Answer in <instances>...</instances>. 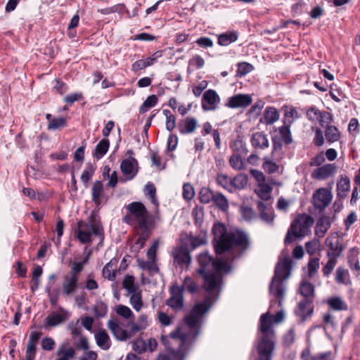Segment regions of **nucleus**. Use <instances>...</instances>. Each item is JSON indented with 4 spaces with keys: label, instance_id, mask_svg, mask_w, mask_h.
Instances as JSON below:
<instances>
[{
    "label": "nucleus",
    "instance_id": "nucleus-10",
    "mask_svg": "<svg viewBox=\"0 0 360 360\" xmlns=\"http://www.w3.org/2000/svg\"><path fill=\"white\" fill-rule=\"evenodd\" d=\"M127 155L129 157L122 160L120 165V169L128 180H131L136 176L139 172V165L137 160L131 157L134 155L132 150H128Z\"/></svg>",
    "mask_w": 360,
    "mask_h": 360
},
{
    "label": "nucleus",
    "instance_id": "nucleus-24",
    "mask_svg": "<svg viewBox=\"0 0 360 360\" xmlns=\"http://www.w3.org/2000/svg\"><path fill=\"white\" fill-rule=\"evenodd\" d=\"M95 340L97 345L103 350H108L111 345V341L107 332L101 329L98 330L95 335Z\"/></svg>",
    "mask_w": 360,
    "mask_h": 360
},
{
    "label": "nucleus",
    "instance_id": "nucleus-18",
    "mask_svg": "<svg viewBox=\"0 0 360 360\" xmlns=\"http://www.w3.org/2000/svg\"><path fill=\"white\" fill-rule=\"evenodd\" d=\"M78 281L76 276L65 274L62 284L63 294L68 297L72 295L78 288Z\"/></svg>",
    "mask_w": 360,
    "mask_h": 360
},
{
    "label": "nucleus",
    "instance_id": "nucleus-52",
    "mask_svg": "<svg viewBox=\"0 0 360 360\" xmlns=\"http://www.w3.org/2000/svg\"><path fill=\"white\" fill-rule=\"evenodd\" d=\"M122 286L126 289L128 293H134L136 291V287L134 285V278L132 276H126L122 282Z\"/></svg>",
    "mask_w": 360,
    "mask_h": 360
},
{
    "label": "nucleus",
    "instance_id": "nucleus-13",
    "mask_svg": "<svg viewBox=\"0 0 360 360\" xmlns=\"http://www.w3.org/2000/svg\"><path fill=\"white\" fill-rule=\"evenodd\" d=\"M70 317V312L63 307L58 311H53L45 319V327H55L67 321Z\"/></svg>",
    "mask_w": 360,
    "mask_h": 360
},
{
    "label": "nucleus",
    "instance_id": "nucleus-37",
    "mask_svg": "<svg viewBox=\"0 0 360 360\" xmlns=\"http://www.w3.org/2000/svg\"><path fill=\"white\" fill-rule=\"evenodd\" d=\"M300 292L305 299H310L314 295V286L309 282L302 281L300 285Z\"/></svg>",
    "mask_w": 360,
    "mask_h": 360
},
{
    "label": "nucleus",
    "instance_id": "nucleus-59",
    "mask_svg": "<svg viewBox=\"0 0 360 360\" xmlns=\"http://www.w3.org/2000/svg\"><path fill=\"white\" fill-rule=\"evenodd\" d=\"M295 340V333L294 328H290L283 336L284 345L289 347L292 345Z\"/></svg>",
    "mask_w": 360,
    "mask_h": 360
},
{
    "label": "nucleus",
    "instance_id": "nucleus-2",
    "mask_svg": "<svg viewBox=\"0 0 360 360\" xmlns=\"http://www.w3.org/2000/svg\"><path fill=\"white\" fill-rule=\"evenodd\" d=\"M210 297L201 302L196 303L191 311L184 317V323L175 331L170 333L171 338L179 342L177 349H171L170 354L174 360H183L186 354L188 346L193 342L200 333L203 322V316L210 307Z\"/></svg>",
    "mask_w": 360,
    "mask_h": 360
},
{
    "label": "nucleus",
    "instance_id": "nucleus-20",
    "mask_svg": "<svg viewBox=\"0 0 360 360\" xmlns=\"http://www.w3.org/2000/svg\"><path fill=\"white\" fill-rule=\"evenodd\" d=\"M107 326L113 335L120 340H125L128 338L127 333L124 330L116 319H111L108 321Z\"/></svg>",
    "mask_w": 360,
    "mask_h": 360
},
{
    "label": "nucleus",
    "instance_id": "nucleus-58",
    "mask_svg": "<svg viewBox=\"0 0 360 360\" xmlns=\"http://www.w3.org/2000/svg\"><path fill=\"white\" fill-rule=\"evenodd\" d=\"M115 311L119 316L126 319H129L133 316V312L130 308L122 304L117 306L115 308Z\"/></svg>",
    "mask_w": 360,
    "mask_h": 360
},
{
    "label": "nucleus",
    "instance_id": "nucleus-22",
    "mask_svg": "<svg viewBox=\"0 0 360 360\" xmlns=\"http://www.w3.org/2000/svg\"><path fill=\"white\" fill-rule=\"evenodd\" d=\"M330 226L331 221L330 217L326 216L321 217L317 221L315 226V235L319 238H323Z\"/></svg>",
    "mask_w": 360,
    "mask_h": 360
},
{
    "label": "nucleus",
    "instance_id": "nucleus-25",
    "mask_svg": "<svg viewBox=\"0 0 360 360\" xmlns=\"http://www.w3.org/2000/svg\"><path fill=\"white\" fill-rule=\"evenodd\" d=\"M312 312L313 307L310 299L304 298L303 300L299 302L296 313L302 319H305L307 316H309Z\"/></svg>",
    "mask_w": 360,
    "mask_h": 360
},
{
    "label": "nucleus",
    "instance_id": "nucleus-38",
    "mask_svg": "<svg viewBox=\"0 0 360 360\" xmlns=\"http://www.w3.org/2000/svg\"><path fill=\"white\" fill-rule=\"evenodd\" d=\"M329 307L336 311L347 310V304L339 297H334L328 300Z\"/></svg>",
    "mask_w": 360,
    "mask_h": 360
},
{
    "label": "nucleus",
    "instance_id": "nucleus-11",
    "mask_svg": "<svg viewBox=\"0 0 360 360\" xmlns=\"http://www.w3.org/2000/svg\"><path fill=\"white\" fill-rule=\"evenodd\" d=\"M171 296L166 300V304L175 311L184 308V299L182 288L180 285H173L170 288Z\"/></svg>",
    "mask_w": 360,
    "mask_h": 360
},
{
    "label": "nucleus",
    "instance_id": "nucleus-34",
    "mask_svg": "<svg viewBox=\"0 0 360 360\" xmlns=\"http://www.w3.org/2000/svg\"><path fill=\"white\" fill-rule=\"evenodd\" d=\"M197 126V120L193 117H188L184 120V126L179 127V131L183 134H191L195 131Z\"/></svg>",
    "mask_w": 360,
    "mask_h": 360
},
{
    "label": "nucleus",
    "instance_id": "nucleus-46",
    "mask_svg": "<svg viewBox=\"0 0 360 360\" xmlns=\"http://www.w3.org/2000/svg\"><path fill=\"white\" fill-rule=\"evenodd\" d=\"M157 103L158 97L155 95L149 96L139 108V112H146L149 108L154 107Z\"/></svg>",
    "mask_w": 360,
    "mask_h": 360
},
{
    "label": "nucleus",
    "instance_id": "nucleus-17",
    "mask_svg": "<svg viewBox=\"0 0 360 360\" xmlns=\"http://www.w3.org/2000/svg\"><path fill=\"white\" fill-rule=\"evenodd\" d=\"M250 141L256 152L265 150L269 147L268 136L264 132L257 131L252 133Z\"/></svg>",
    "mask_w": 360,
    "mask_h": 360
},
{
    "label": "nucleus",
    "instance_id": "nucleus-42",
    "mask_svg": "<svg viewBox=\"0 0 360 360\" xmlns=\"http://www.w3.org/2000/svg\"><path fill=\"white\" fill-rule=\"evenodd\" d=\"M180 288H182L183 292L185 290H186L188 292L193 294L198 290V285L197 283L189 276H186L184 281L183 284Z\"/></svg>",
    "mask_w": 360,
    "mask_h": 360
},
{
    "label": "nucleus",
    "instance_id": "nucleus-32",
    "mask_svg": "<svg viewBox=\"0 0 360 360\" xmlns=\"http://www.w3.org/2000/svg\"><path fill=\"white\" fill-rule=\"evenodd\" d=\"M103 192V185L101 181H96L91 188L92 200L98 206L101 202V196Z\"/></svg>",
    "mask_w": 360,
    "mask_h": 360
},
{
    "label": "nucleus",
    "instance_id": "nucleus-35",
    "mask_svg": "<svg viewBox=\"0 0 360 360\" xmlns=\"http://www.w3.org/2000/svg\"><path fill=\"white\" fill-rule=\"evenodd\" d=\"M248 176L245 174H238L231 179V192L236 189H243L247 185Z\"/></svg>",
    "mask_w": 360,
    "mask_h": 360
},
{
    "label": "nucleus",
    "instance_id": "nucleus-45",
    "mask_svg": "<svg viewBox=\"0 0 360 360\" xmlns=\"http://www.w3.org/2000/svg\"><path fill=\"white\" fill-rule=\"evenodd\" d=\"M94 315L96 318L104 317L108 313V305L103 302H96L94 307Z\"/></svg>",
    "mask_w": 360,
    "mask_h": 360
},
{
    "label": "nucleus",
    "instance_id": "nucleus-57",
    "mask_svg": "<svg viewBox=\"0 0 360 360\" xmlns=\"http://www.w3.org/2000/svg\"><path fill=\"white\" fill-rule=\"evenodd\" d=\"M131 294L130 304L136 311H139L143 306L141 295L140 293H136V292Z\"/></svg>",
    "mask_w": 360,
    "mask_h": 360
},
{
    "label": "nucleus",
    "instance_id": "nucleus-53",
    "mask_svg": "<svg viewBox=\"0 0 360 360\" xmlns=\"http://www.w3.org/2000/svg\"><path fill=\"white\" fill-rule=\"evenodd\" d=\"M320 241L318 239H313L305 244L307 252L309 255H315L320 248Z\"/></svg>",
    "mask_w": 360,
    "mask_h": 360
},
{
    "label": "nucleus",
    "instance_id": "nucleus-31",
    "mask_svg": "<svg viewBox=\"0 0 360 360\" xmlns=\"http://www.w3.org/2000/svg\"><path fill=\"white\" fill-rule=\"evenodd\" d=\"M109 147L110 141L108 139H103L101 140L96 146L93 155L98 160L102 158L108 152Z\"/></svg>",
    "mask_w": 360,
    "mask_h": 360
},
{
    "label": "nucleus",
    "instance_id": "nucleus-43",
    "mask_svg": "<svg viewBox=\"0 0 360 360\" xmlns=\"http://www.w3.org/2000/svg\"><path fill=\"white\" fill-rule=\"evenodd\" d=\"M326 264L322 268V272L324 276L328 277L334 270L337 264V257L330 256Z\"/></svg>",
    "mask_w": 360,
    "mask_h": 360
},
{
    "label": "nucleus",
    "instance_id": "nucleus-23",
    "mask_svg": "<svg viewBox=\"0 0 360 360\" xmlns=\"http://www.w3.org/2000/svg\"><path fill=\"white\" fill-rule=\"evenodd\" d=\"M58 356L56 360H70L75 356V349L69 344H61L56 352Z\"/></svg>",
    "mask_w": 360,
    "mask_h": 360
},
{
    "label": "nucleus",
    "instance_id": "nucleus-41",
    "mask_svg": "<svg viewBox=\"0 0 360 360\" xmlns=\"http://www.w3.org/2000/svg\"><path fill=\"white\" fill-rule=\"evenodd\" d=\"M67 126V120L63 117H54L51 120L47 126L49 130H57L64 128Z\"/></svg>",
    "mask_w": 360,
    "mask_h": 360
},
{
    "label": "nucleus",
    "instance_id": "nucleus-27",
    "mask_svg": "<svg viewBox=\"0 0 360 360\" xmlns=\"http://www.w3.org/2000/svg\"><path fill=\"white\" fill-rule=\"evenodd\" d=\"M350 189V181L347 176H341L337 184L338 197L340 199L345 198Z\"/></svg>",
    "mask_w": 360,
    "mask_h": 360
},
{
    "label": "nucleus",
    "instance_id": "nucleus-19",
    "mask_svg": "<svg viewBox=\"0 0 360 360\" xmlns=\"http://www.w3.org/2000/svg\"><path fill=\"white\" fill-rule=\"evenodd\" d=\"M252 103V98L248 94H237L229 98L226 105L231 108H245Z\"/></svg>",
    "mask_w": 360,
    "mask_h": 360
},
{
    "label": "nucleus",
    "instance_id": "nucleus-12",
    "mask_svg": "<svg viewBox=\"0 0 360 360\" xmlns=\"http://www.w3.org/2000/svg\"><path fill=\"white\" fill-rule=\"evenodd\" d=\"M333 195L326 188H318L313 194L312 203L316 210H323L331 202Z\"/></svg>",
    "mask_w": 360,
    "mask_h": 360
},
{
    "label": "nucleus",
    "instance_id": "nucleus-21",
    "mask_svg": "<svg viewBox=\"0 0 360 360\" xmlns=\"http://www.w3.org/2000/svg\"><path fill=\"white\" fill-rule=\"evenodd\" d=\"M336 170V167L333 164H327L314 169L311 174L313 179L323 180L333 175Z\"/></svg>",
    "mask_w": 360,
    "mask_h": 360
},
{
    "label": "nucleus",
    "instance_id": "nucleus-29",
    "mask_svg": "<svg viewBox=\"0 0 360 360\" xmlns=\"http://www.w3.org/2000/svg\"><path fill=\"white\" fill-rule=\"evenodd\" d=\"M296 108L294 107H285L284 108V117H283V124L291 126V124L300 117Z\"/></svg>",
    "mask_w": 360,
    "mask_h": 360
},
{
    "label": "nucleus",
    "instance_id": "nucleus-48",
    "mask_svg": "<svg viewBox=\"0 0 360 360\" xmlns=\"http://www.w3.org/2000/svg\"><path fill=\"white\" fill-rule=\"evenodd\" d=\"M290 127V126L283 124L279 128V134L283 141L288 145L292 142Z\"/></svg>",
    "mask_w": 360,
    "mask_h": 360
},
{
    "label": "nucleus",
    "instance_id": "nucleus-47",
    "mask_svg": "<svg viewBox=\"0 0 360 360\" xmlns=\"http://www.w3.org/2000/svg\"><path fill=\"white\" fill-rule=\"evenodd\" d=\"M214 195V194L210 188L203 187L200 189L199 198L202 203L207 204L213 200Z\"/></svg>",
    "mask_w": 360,
    "mask_h": 360
},
{
    "label": "nucleus",
    "instance_id": "nucleus-14",
    "mask_svg": "<svg viewBox=\"0 0 360 360\" xmlns=\"http://www.w3.org/2000/svg\"><path fill=\"white\" fill-rule=\"evenodd\" d=\"M173 261L175 264L179 266L188 265L191 257L188 248L184 245H179L172 250Z\"/></svg>",
    "mask_w": 360,
    "mask_h": 360
},
{
    "label": "nucleus",
    "instance_id": "nucleus-7",
    "mask_svg": "<svg viewBox=\"0 0 360 360\" xmlns=\"http://www.w3.org/2000/svg\"><path fill=\"white\" fill-rule=\"evenodd\" d=\"M314 224V218L307 214H299L292 221L286 236L285 243L290 244L295 240H301L311 234V229Z\"/></svg>",
    "mask_w": 360,
    "mask_h": 360
},
{
    "label": "nucleus",
    "instance_id": "nucleus-8",
    "mask_svg": "<svg viewBox=\"0 0 360 360\" xmlns=\"http://www.w3.org/2000/svg\"><path fill=\"white\" fill-rule=\"evenodd\" d=\"M342 237L343 234L342 233L333 232L326 238V245L329 248L331 251V252H327L328 257L333 256L339 257L342 255L345 248V246L341 242Z\"/></svg>",
    "mask_w": 360,
    "mask_h": 360
},
{
    "label": "nucleus",
    "instance_id": "nucleus-60",
    "mask_svg": "<svg viewBox=\"0 0 360 360\" xmlns=\"http://www.w3.org/2000/svg\"><path fill=\"white\" fill-rule=\"evenodd\" d=\"M195 195L194 188L190 184H185L183 186V197L187 200H191Z\"/></svg>",
    "mask_w": 360,
    "mask_h": 360
},
{
    "label": "nucleus",
    "instance_id": "nucleus-39",
    "mask_svg": "<svg viewBox=\"0 0 360 360\" xmlns=\"http://www.w3.org/2000/svg\"><path fill=\"white\" fill-rule=\"evenodd\" d=\"M215 205L222 211H226L229 208V202L226 198L220 193L214 194L213 200Z\"/></svg>",
    "mask_w": 360,
    "mask_h": 360
},
{
    "label": "nucleus",
    "instance_id": "nucleus-49",
    "mask_svg": "<svg viewBox=\"0 0 360 360\" xmlns=\"http://www.w3.org/2000/svg\"><path fill=\"white\" fill-rule=\"evenodd\" d=\"M114 265L115 262L110 260L103 269V276L109 281H113L116 277V274L113 269Z\"/></svg>",
    "mask_w": 360,
    "mask_h": 360
},
{
    "label": "nucleus",
    "instance_id": "nucleus-55",
    "mask_svg": "<svg viewBox=\"0 0 360 360\" xmlns=\"http://www.w3.org/2000/svg\"><path fill=\"white\" fill-rule=\"evenodd\" d=\"M155 193L156 188L155 186L151 183L147 184L145 186V194L150 197L151 202L157 206L158 205V201L155 196Z\"/></svg>",
    "mask_w": 360,
    "mask_h": 360
},
{
    "label": "nucleus",
    "instance_id": "nucleus-6",
    "mask_svg": "<svg viewBox=\"0 0 360 360\" xmlns=\"http://www.w3.org/2000/svg\"><path fill=\"white\" fill-rule=\"evenodd\" d=\"M75 236L83 244L91 243L92 236H98L103 240V228L97 217L94 214H91L88 217L87 221L80 220L77 222Z\"/></svg>",
    "mask_w": 360,
    "mask_h": 360
},
{
    "label": "nucleus",
    "instance_id": "nucleus-9",
    "mask_svg": "<svg viewBox=\"0 0 360 360\" xmlns=\"http://www.w3.org/2000/svg\"><path fill=\"white\" fill-rule=\"evenodd\" d=\"M308 119L314 122H318L322 127H326L333 121V116L328 111H321L316 107H311L307 111Z\"/></svg>",
    "mask_w": 360,
    "mask_h": 360
},
{
    "label": "nucleus",
    "instance_id": "nucleus-3",
    "mask_svg": "<svg viewBox=\"0 0 360 360\" xmlns=\"http://www.w3.org/2000/svg\"><path fill=\"white\" fill-rule=\"evenodd\" d=\"M274 316L269 311L262 314L259 319V330L262 333L258 337L257 351L259 354L258 360H271V354L274 349L275 332L273 324H278L284 321L285 314L283 307Z\"/></svg>",
    "mask_w": 360,
    "mask_h": 360
},
{
    "label": "nucleus",
    "instance_id": "nucleus-28",
    "mask_svg": "<svg viewBox=\"0 0 360 360\" xmlns=\"http://www.w3.org/2000/svg\"><path fill=\"white\" fill-rule=\"evenodd\" d=\"M238 38V33L236 31L226 32L218 35V44L226 46L235 42Z\"/></svg>",
    "mask_w": 360,
    "mask_h": 360
},
{
    "label": "nucleus",
    "instance_id": "nucleus-4",
    "mask_svg": "<svg viewBox=\"0 0 360 360\" xmlns=\"http://www.w3.org/2000/svg\"><path fill=\"white\" fill-rule=\"evenodd\" d=\"M291 264L292 260L289 257L280 259L276 266L274 275L269 285V294L278 300V307H281L285 296L286 285L284 281L290 276ZM274 304H276V302L271 300L270 309Z\"/></svg>",
    "mask_w": 360,
    "mask_h": 360
},
{
    "label": "nucleus",
    "instance_id": "nucleus-36",
    "mask_svg": "<svg viewBox=\"0 0 360 360\" xmlns=\"http://www.w3.org/2000/svg\"><path fill=\"white\" fill-rule=\"evenodd\" d=\"M271 186L263 182L259 184L255 192L262 200H268L271 198Z\"/></svg>",
    "mask_w": 360,
    "mask_h": 360
},
{
    "label": "nucleus",
    "instance_id": "nucleus-16",
    "mask_svg": "<svg viewBox=\"0 0 360 360\" xmlns=\"http://www.w3.org/2000/svg\"><path fill=\"white\" fill-rule=\"evenodd\" d=\"M219 101V96L214 90H207L202 96V108L205 111L214 110Z\"/></svg>",
    "mask_w": 360,
    "mask_h": 360
},
{
    "label": "nucleus",
    "instance_id": "nucleus-15",
    "mask_svg": "<svg viewBox=\"0 0 360 360\" xmlns=\"http://www.w3.org/2000/svg\"><path fill=\"white\" fill-rule=\"evenodd\" d=\"M259 217L267 224H272L275 218L274 211L269 202H257Z\"/></svg>",
    "mask_w": 360,
    "mask_h": 360
},
{
    "label": "nucleus",
    "instance_id": "nucleus-62",
    "mask_svg": "<svg viewBox=\"0 0 360 360\" xmlns=\"http://www.w3.org/2000/svg\"><path fill=\"white\" fill-rule=\"evenodd\" d=\"M240 212L243 218L246 221H250L255 218L256 215L254 210L249 207H242Z\"/></svg>",
    "mask_w": 360,
    "mask_h": 360
},
{
    "label": "nucleus",
    "instance_id": "nucleus-5",
    "mask_svg": "<svg viewBox=\"0 0 360 360\" xmlns=\"http://www.w3.org/2000/svg\"><path fill=\"white\" fill-rule=\"evenodd\" d=\"M122 221L139 229H149L153 221L146 206L141 202H132L125 206Z\"/></svg>",
    "mask_w": 360,
    "mask_h": 360
},
{
    "label": "nucleus",
    "instance_id": "nucleus-51",
    "mask_svg": "<svg viewBox=\"0 0 360 360\" xmlns=\"http://www.w3.org/2000/svg\"><path fill=\"white\" fill-rule=\"evenodd\" d=\"M95 169L91 165H87L86 169L82 172L81 175V180L84 184L86 188L88 187V183L94 175Z\"/></svg>",
    "mask_w": 360,
    "mask_h": 360
},
{
    "label": "nucleus",
    "instance_id": "nucleus-63",
    "mask_svg": "<svg viewBox=\"0 0 360 360\" xmlns=\"http://www.w3.org/2000/svg\"><path fill=\"white\" fill-rule=\"evenodd\" d=\"M188 64L195 69H200L204 66L205 60L200 56L196 55L189 60Z\"/></svg>",
    "mask_w": 360,
    "mask_h": 360
},
{
    "label": "nucleus",
    "instance_id": "nucleus-64",
    "mask_svg": "<svg viewBox=\"0 0 360 360\" xmlns=\"http://www.w3.org/2000/svg\"><path fill=\"white\" fill-rule=\"evenodd\" d=\"M263 168L269 174H273L278 171V166L273 161L266 160L263 164Z\"/></svg>",
    "mask_w": 360,
    "mask_h": 360
},
{
    "label": "nucleus",
    "instance_id": "nucleus-33",
    "mask_svg": "<svg viewBox=\"0 0 360 360\" xmlns=\"http://www.w3.org/2000/svg\"><path fill=\"white\" fill-rule=\"evenodd\" d=\"M263 119L266 124H272L279 119V113L276 108L268 107L264 110Z\"/></svg>",
    "mask_w": 360,
    "mask_h": 360
},
{
    "label": "nucleus",
    "instance_id": "nucleus-44",
    "mask_svg": "<svg viewBox=\"0 0 360 360\" xmlns=\"http://www.w3.org/2000/svg\"><path fill=\"white\" fill-rule=\"evenodd\" d=\"M319 258L311 257L309 259L307 264L308 269V276L312 278L316 274L318 269L320 267Z\"/></svg>",
    "mask_w": 360,
    "mask_h": 360
},
{
    "label": "nucleus",
    "instance_id": "nucleus-50",
    "mask_svg": "<svg viewBox=\"0 0 360 360\" xmlns=\"http://www.w3.org/2000/svg\"><path fill=\"white\" fill-rule=\"evenodd\" d=\"M88 258L84 259L82 262H75L73 263L71 271L67 274L79 278V274L83 270L84 265L87 262Z\"/></svg>",
    "mask_w": 360,
    "mask_h": 360
},
{
    "label": "nucleus",
    "instance_id": "nucleus-40",
    "mask_svg": "<svg viewBox=\"0 0 360 360\" xmlns=\"http://www.w3.org/2000/svg\"><path fill=\"white\" fill-rule=\"evenodd\" d=\"M229 164L235 170H243L245 168V162L238 154L232 155L229 158Z\"/></svg>",
    "mask_w": 360,
    "mask_h": 360
},
{
    "label": "nucleus",
    "instance_id": "nucleus-56",
    "mask_svg": "<svg viewBox=\"0 0 360 360\" xmlns=\"http://www.w3.org/2000/svg\"><path fill=\"white\" fill-rule=\"evenodd\" d=\"M163 114L166 117V129L171 131L176 127V117L169 110H163Z\"/></svg>",
    "mask_w": 360,
    "mask_h": 360
},
{
    "label": "nucleus",
    "instance_id": "nucleus-26",
    "mask_svg": "<svg viewBox=\"0 0 360 360\" xmlns=\"http://www.w3.org/2000/svg\"><path fill=\"white\" fill-rule=\"evenodd\" d=\"M325 137L326 141L333 143L338 141L341 138V132L338 129V128L331 124L325 127Z\"/></svg>",
    "mask_w": 360,
    "mask_h": 360
},
{
    "label": "nucleus",
    "instance_id": "nucleus-61",
    "mask_svg": "<svg viewBox=\"0 0 360 360\" xmlns=\"http://www.w3.org/2000/svg\"><path fill=\"white\" fill-rule=\"evenodd\" d=\"M253 69L252 65L248 63H240L238 65L237 75L244 76L248 72H250Z\"/></svg>",
    "mask_w": 360,
    "mask_h": 360
},
{
    "label": "nucleus",
    "instance_id": "nucleus-1",
    "mask_svg": "<svg viewBox=\"0 0 360 360\" xmlns=\"http://www.w3.org/2000/svg\"><path fill=\"white\" fill-rule=\"evenodd\" d=\"M214 243L217 255L226 254L227 260L221 258L214 260L207 252H202L198 256L200 268L198 273L205 281V288L210 294L219 291L221 276L218 274H207L208 267L212 266L217 272H229L230 262L247 250L250 245L248 235L242 231L236 230L227 232L226 226L221 223L212 227Z\"/></svg>",
    "mask_w": 360,
    "mask_h": 360
},
{
    "label": "nucleus",
    "instance_id": "nucleus-54",
    "mask_svg": "<svg viewBox=\"0 0 360 360\" xmlns=\"http://www.w3.org/2000/svg\"><path fill=\"white\" fill-rule=\"evenodd\" d=\"M217 181L219 185L231 192V179H230L227 175L224 174H218Z\"/></svg>",
    "mask_w": 360,
    "mask_h": 360
},
{
    "label": "nucleus",
    "instance_id": "nucleus-30",
    "mask_svg": "<svg viewBox=\"0 0 360 360\" xmlns=\"http://www.w3.org/2000/svg\"><path fill=\"white\" fill-rule=\"evenodd\" d=\"M335 281L339 284L350 285L351 280L349 271L342 266H338L335 271Z\"/></svg>",
    "mask_w": 360,
    "mask_h": 360
}]
</instances>
